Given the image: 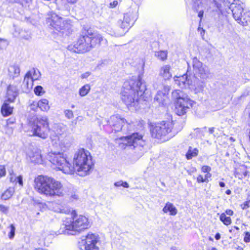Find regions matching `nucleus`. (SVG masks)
<instances>
[{"instance_id":"1","label":"nucleus","mask_w":250,"mask_h":250,"mask_svg":"<svg viewBox=\"0 0 250 250\" xmlns=\"http://www.w3.org/2000/svg\"><path fill=\"white\" fill-rule=\"evenodd\" d=\"M47 159L57 168L64 173L72 174L76 171L81 176L88 175L94 166L90 152L83 148L78 149L74 153L73 166L61 152H50L48 154Z\"/></svg>"},{"instance_id":"2","label":"nucleus","mask_w":250,"mask_h":250,"mask_svg":"<svg viewBox=\"0 0 250 250\" xmlns=\"http://www.w3.org/2000/svg\"><path fill=\"white\" fill-rule=\"evenodd\" d=\"M34 188L38 193L47 197H61L66 193L61 182L46 175L36 177L34 180Z\"/></svg>"},{"instance_id":"3","label":"nucleus","mask_w":250,"mask_h":250,"mask_svg":"<svg viewBox=\"0 0 250 250\" xmlns=\"http://www.w3.org/2000/svg\"><path fill=\"white\" fill-rule=\"evenodd\" d=\"M103 40L101 34L90 30H87L84 36L81 37L74 44L69 45L67 48L73 52L83 53L99 45Z\"/></svg>"},{"instance_id":"4","label":"nucleus","mask_w":250,"mask_h":250,"mask_svg":"<svg viewBox=\"0 0 250 250\" xmlns=\"http://www.w3.org/2000/svg\"><path fill=\"white\" fill-rule=\"evenodd\" d=\"M72 218L66 219L61 225L58 234L73 233L69 232L80 231L86 229L90 227V223L88 219L84 215L77 214L76 211L73 210L72 213Z\"/></svg>"},{"instance_id":"5","label":"nucleus","mask_w":250,"mask_h":250,"mask_svg":"<svg viewBox=\"0 0 250 250\" xmlns=\"http://www.w3.org/2000/svg\"><path fill=\"white\" fill-rule=\"evenodd\" d=\"M130 84L129 87L124 88L121 92V98L127 106H134L138 102L139 95H142L146 88L145 85H142V78L140 76L136 81H130Z\"/></svg>"},{"instance_id":"6","label":"nucleus","mask_w":250,"mask_h":250,"mask_svg":"<svg viewBox=\"0 0 250 250\" xmlns=\"http://www.w3.org/2000/svg\"><path fill=\"white\" fill-rule=\"evenodd\" d=\"M51 131L49 120L46 116L39 117L30 122L28 128L25 130L30 136H37L42 139H46Z\"/></svg>"},{"instance_id":"7","label":"nucleus","mask_w":250,"mask_h":250,"mask_svg":"<svg viewBox=\"0 0 250 250\" xmlns=\"http://www.w3.org/2000/svg\"><path fill=\"white\" fill-rule=\"evenodd\" d=\"M174 124L171 122H162L152 125L150 126V132L152 137L166 141L174 136L178 130L173 129Z\"/></svg>"},{"instance_id":"8","label":"nucleus","mask_w":250,"mask_h":250,"mask_svg":"<svg viewBox=\"0 0 250 250\" xmlns=\"http://www.w3.org/2000/svg\"><path fill=\"white\" fill-rule=\"evenodd\" d=\"M172 96L176 99L175 102V112L177 115H184L187 110L192 106L194 102L188 96L179 90H176L172 93Z\"/></svg>"},{"instance_id":"9","label":"nucleus","mask_w":250,"mask_h":250,"mask_svg":"<svg viewBox=\"0 0 250 250\" xmlns=\"http://www.w3.org/2000/svg\"><path fill=\"white\" fill-rule=\"evenodd\" d=\"M50 139L53 146L59 145L63 151L68 147V144L65 143V127L61 124H55L51 128Z\"/></svg>"},{"instance_id":"10","label":"nucleus","mask_w":250,"mask_h":250,"mask_svg":"<svg viewBox=\"0 0 250 250\" xmlns=\"http://www.w3.org/2000/svg\"><path fill=\"white\" fill-rule=\"evenodd\" d=\"M116 143L123 148L126 146L142 147L145 145L143 135L138 133H133L127 136H123L116 139Z\"/></svg>"},{"instance_id":"11","label":"nucleus","mask_w":250,"mask_h":250,"mask_svg":"<svg viewBox=\"0 0 250 250\" xmlns=\"http://www.w3.org/2000/svg\"><path fill=\"white\" fill-rule=\"evenodd\" d=\"M233 18L238 23L242 26H248L250 24V12H244L243 6L240 4L232 3L229 7Z\"/></svg>"},{"instance_id":"12","label":"nucleus","mask_w":250,"mask_h":250,"mask_svg":"<svg viewBox=\"0 0 250 250\" xmlns=\"http://www.w3.org/2000/svg\"><path fill=\"white\" fill-rule=\"evenodd\" d=\"M193 69L195 78H199L202 80H207L210 76V71L208 67L195 57L192 60Z\"/></svg>"},{"instance_id":"13","label":"nucleus","mask_w":250,"mask_h":250,"mask_svg":"<svg viewBox=\"0 0 250 250\" xmlns=\"http://www.w3.org/2000/svg\"><path fill=\"white\" fill-rule=\"evenodd\" d=\"M213 0H196L194 8L198 13V16L200 18V21L203 17L204 12L206 10H208L210 8V5L212 3ZM218 1H222L225 2L226 0H213L217 7L219 9L222 14H223L221 10V4Z\"/></svg>"},{"instance_id":"14","label":"nucleus","mask_w":250,"mask_h":250,"mask_svg":"<svg viewBox=\"0 0 250 250\" xmlns=\"http://www.w3.org/2000/svg\"><path fill=\"white\" fill-rule=\"evenodd\" d=\"M48 22H50L51 25L56 30L63 32L64 30H68L70 28V24L68 21L59 17L53 12H50L47 18Z\"/></svg>"},{"instance_id":"15","label":"nucleus","mask_w":250,"mask_h":250,"mask_svg":"<svg viewBox=\"0 0 250 250\" xmlns=\"http://www.w3.org/2000/svg\"><path fill=\"white\" fill-rule=\"evenodd\" d=\"M173 79L175 83L181 88L189 89L192 85V79L187 74L179 77L175 76Z\"/></svg>"},{"instance_id":"16","label":"nucleus","mask_w":250,"mask_h":250,"mask_svg":"<svg viewBox=\"0 0 250 250\" xmlns=\"http://www.w3.org/2000/svg\"><path fill=\"white\" fill-rule=\"evenodd\" d=\"M27 155L32 163L41 164L44 161L42 151L39 148H33L27 153Z\"/></svg>"},{"instance_id":"17","label":"nucleus","mask_w":250,"mask_h":250,"mask_svg":"<svg viewBox=\"0 0 250 250\" xmlns=\"http://www.w3.org/2000/svg\"><path fill=\"white\" fill-rule=\"evenodd\" d=\"M170 90V87L168 85H163L162 90H159L155 98L154 101L160 105H164L165 102L167 100V95Z\"/></svg>"},{"instance_id":"18","label":"nucleus","mask_w":250,"mask_h":250,"mask_svg":"<svg viewBox=\"0 0 250 250\" xmlns=\"http://www.w3.org/2000/svg\"><path fill=\"white\" fill-rule=\"evenodd\" d=\"M126 123L124 119L116 115L111 116L109 121V124L115 132L121 130Z\"/></svg>"},{"instance_id":"19","label":"nucleus","mask_w":250,"mask_h":250,"mask_svg":"<svg viewBox=\"0 0 250 250\" xmlns=\"http://www.w3.org/2000/svg\"><path fill=\"white\" fill-rule=\"evenodd\" d=\"M127 15H125L124 16V21L122 23L121 26L120 27H117L110 31L109 34L111 36L115 37H120L123 36L129 26V21L127 19Z\"/></svg>"},{"instance_id":"20","label":"nucleus","mask_w":250,"mask_h":250,"mask_svg":"<svg viewBox=\"0 0 250 250\" xmlns=\"http://www.w3.org/2000/svg\"><path fill=\"white\" fill-rule=\"evenodd\" d=\"M18 94V90L16 85L9 84L7 88L6 97L7 101L13 102Z\"/></svg>"},{"instance_id":"21","label":"nucleus","mask_w":250,"mask_h":250,"mask_svg":"<svg viewBox=\"0 0 250 250\" xmlns=\"http://www.w3.org/2000/svg\"><path fill=\"white\" fill-rule=\"evenodd\" d=\"M171 67L169 65H165L162 66L159 70V75L165 81L170 80L172 76L170 71Z\"/></svg>"},{"instance_id":"22","label":"nucleus","mask_w":250,"mask_h":250,"mask_svg":"<svg viewBox=\"0 0 250 250\" xmlns=\"http://www.w3.org/2000/svg\"><path fill=\"white\" fill-rule=\"evenodd\" d=\"M205 85L203 82H200L196 78H193L192 85L189 89L193 90L195 93L202 92L204 90Z\"/></svg>"},{"instance_id":"23","label":"nucleus","mask_w":250,"mask_h":250,"mask_svg":"<svg viewBox=\"0 0 250 250\" xmlns=\"http://www.w3.org/2000/svg\"><path fill=\"white\" fill-rule=\"evenodd\" d=\"M163 211L169 215L175 216L177 213V209L172 203L167 202L163 208Z\"/></svg>"},{"instance_id":"24","label":"nucleus","mask_w":250,"mask_h":250,"mask_svg":"<svg viewBox=\"0 0 250 250\" xmlns=\"http://www.w3.org/2000/svg\"><path fill=\"white\" fill-rule=\"evenodd\" d=\"M29 75H30V73H26L24 76L22 83L23 88L25 89L26 91H28L32 88L33 82L34 81Z\"/></svg>"},{"instance_id":"25","label":"nucleus","mask_w":250,"mask_h":250,"mask_svg":"<svg viewBox=\"0 0 250 250\" xmlns=\"http://www.w3.org/2000/svg\"><path fill=\"white\" fill-rule=\"evenodd\" d=\"M37 106L42 111H47L50 109L49 102L46 99H42L39 100L37 104Z\"/></svg>"},{"instance_id":"26","label":"nucleus","mask_w":250,"mask_h":250,"mask_svg":"<svg viewBox=\"0 0 250 250\" xmlns=\"http://www.w3.org/2000/svg\"><path fill=\"white\" fill-rule=\"evenodd\" d=\"M13 108L9 105L8 104L5 102L1 106V112L3 116H8L13 112Z\"/></svg>"},{"instance_id":"27","label":"nucleus","mask_w":250,"mask_h":250,"mask_svg":"<svg viewBox=\"0 0 250 250\" xmlns=\"http://www.w3.org/2000/svg\"><path fill=\"white\" fill-rule=\"evenodd\" d=\"M10 77L14 78L18 77L20 74V68L18 65H13L10 66L8 69Z\"/></svg>"},{"instance_id":"28","label":"nucleus","mask_w":250,"mask_h":250,"mask_svg":"<svg viewBox=\"0 0 250 250\" xmlns=\"http://www.w3.org/2000/svg\"><path fill=\"white\" fill-rule=\"evenodd\" d=\"M199 153V150L197 148H193L189 146L188 149L186 154V158L188 160H191L193 157H196Z\"/></svg>"},{"instance_id":"29","label":"nucleus","mask_w":250,"mask_h":250,"mask_svg":"<svg viewBox=\"0 0 250 250\" xmlns=\"http://www.w3.org/2000/svg\"><path fill=\"white\" fill-rule=\"evenodd\" d=\"M14 192V189L12 188H9L7 189L1 195V199L6 200L10 198Z\"/></svg>"},{"instance_id":"30","label":"nucleus","mask_w":250,"mask_h":250,"mask_svg":"<svg viewBox=\"0 0 250 250\" xmlns=\"http://www.w3.org/2000/svg\"><path fill=\"white\" fill-rule=\"evenodd\" d=\"M90 89V85L89 84H86L79 89V94L81 97H84L88 94Z\"/></svg>"},{"instance_id":"31","label":"nucleus","mask_w":250,"mask_h":250,"mask_svg":"<svg viewBox=\"0 0 250 250\" xmlns=\"http://www.w3.org/2000/svg\"><path fill=\"white\" fill-rule=\"evenodd\" d=\"M220 220L226 226L229 225L231 223V218L229 217L226 216L225 213L220 215Z\"/></svg>"},{"instance_id":"32","label":"nucleus","mask_w":250,"mask_h":250,"mask_svg":"<svg viewBox=\"0 0 250 250\" xmlns=\"http://www.w3.org/2000/svg\"><path fill=\"white\" fill-rule=\"evenodd\" d=\"M27 73H30V75H29L32 78V79H33L34 81L38 80L40 77V74L39 71L34 69L28 71Z\"/></svg>"},{"instance_id":"33","label":"nucleus","mask_w":250,"mask_h":250,"mask_svg":"<svg viewBox=\"0 0 250 250\" xmlns=\"http://www.w3.org/2000/svg\"><path fill=\"white\" fill-rule=\"evenodd\" d=\"M155 56L158 58L162 61H164L167 59V53L166 51H159L155 53Z\"/></svg>"},{"instance_id":"34","label":"nucleus","mask_w":250,"mask_h":250,"mask_svg":"<svg viewBox=\"0 0 250 250\" xmlns=\"http://www.w3.org/2000/svg\"><path fill=\"white\" fill-rule=\"evenodd\" d=\"M64 114L66 118L68 119H72L74 117L73 112L69 109H66L64 111Z\"/></svg>"},{"instance_id":"35","label":"nucleus","mask_w":250,"mask_h":250,"mask_svg":"<svg viewBox=\"0 0 250 250\" xmlns=\"http://www.w3.org/2000/svg\"><path fill=\"white\" fill-rule=\"evenodd\" d=\"M34 92L37 95H41L44 93L41 86H37L34 89Z\"/></svg>"},{"instance_id":"36","label":"nucleus","mask_w":250,"mask_h":250,"mask_svg":"<svg viewBox=\"0 0 250 250\" xmlns=\"http://www.w3.org/2000/svg\"><path fill=\"white\" fill-rule=\"evenodd\" d=\"M10 232L9 234V237L10 239H12L15 236V228L13 224L10 225Z\"/></svg>"},{"instance_id":"37","label":"nucleus","mask_w":250,"mask_h":250,"mask_svg":"<svg viewBox=\"0 0 250 250\" xmlns=\"http://www.w3.org/2000/svg\"><path fill=\"white\" fill-rule=\"evenodd\" d=\"M66 194L69 196L70 199L72 201L77 200L78 198V195L76 194L75 193H68L66 192L65 195H66Z\"/></svg>"},{"instance_id":"38","label":"nucleus","mask_w":250,"mask_h":250,"mask_svg":"<svg viewBox=\"0 0 250 250\" xmlns=\"http://www.w3.org/2000/svg\"><path fill=\"white\" fill-rule=\"evenodd\" d=\"M6 174V170L4 166L0 165V177L4 176Z\"/></svg>"},{"instance_id":"39","label":"nucleus","mask_w":250,"mask_h":250,"mask_svg":"<svg viewBox=\"0 0 250 250\" xmlns=\"http://www.w3.org/2000/svg\"><path fill=\"white\" fill-rule=\"evenodd\" d=\"M9 210V207L5 206L3 205L0 204V211L4 213H7Z\"/></svg>"},{"instance_id":"40","label":"nucleus","mask_w":250,"mask_h":250,"mask_svg":"<svg viewBox=\"0 0 250 250\" xmlns=\"http://www.w3.org/2000/svg\"><path fill=\"white\" fill-rule=\"evenodd\" d=\"M211 167L208 166H203L201 167V170L203 172L208 173L211 171Z\"/></svg>"},{"instance_id":"41","label":"nucleus","mask_w":250,"mask_h":250,"mask_svg":"<svg viewBox=\"0 0 250 250\" xmlns=\"http://www.w3.org/2000/svg\"><path fill=\"white\" fill-rule=\"evenodd\" d=\"M244 241L246 243H249L250 242V233L249 232H246L245 233V237Z\"/></svg>"},{"instance_id":"42","label":"nucleus","mask_w":250,"mask_h":250,"mask_svg":"<svg viewBox=\"0 0 250 250\" xmlns=\"http://www.w3.org/2000/svg\"><path fill=\"white\" fill-rule=\"evenodd\" d=\"M7 44L6 40L0 39V50L2 49Z\"/></svg>"},{"instance_id":"43","label":"nucleus","mask_w":250,"mask_h":250,"mask_svg":"<svg viewBox=\"0 0 250 250\" xmlns=\"http://www.w3.org/2000/svg\"><path fill=\"white\" fill-rule=\"evenodd\" d=\"M197 182L198 183L206 182V180L202 175H199L197 177Z\"/></svg>"},{"instance_id":"44","label":"nucleus","mask_w":250,"mask_h":250,"mask_svg":"<svg viewBox=\"0 0 250 250\" xmlns=\"http://www.w3.org/2000/svg\"><path fill=\"white\" fill-rule=\"evenodd\" d=\"M250 201H247L240 205L242 209H245L249 207Z\"/></svg>"},{"instance_id":"45","label":"nucleus","mask_w":250,"mask_h":250,"mask_svg":"<svg viewBox=\"0 0 250 250\" xmlns=\"http://www.w3.org/2000/svg\"><path fill=\"white\" fill-rule=\"evenodd\" d=\"M17 177L14 174L10 173V181L11 182H16Z\"/></svg>"},{"instance_id":"46","label":"nucleus","mask_w":250,"mask_h":250,"mask_svg":"<svg viewBox=\"0 0 250 250\" xmlns=\"http://www.w3.org/2000/svg\"><path fill=\"white\" fill-rule=\"evenodd\" d=\"M211 177V174L209 172L207 173L205 175V179L206 180V183H208L209 180L208 179Z\"/></svg>"},{"instance_id":"47","label":"nucleus","mask_w":250,"mask_h":250,"mask_svg":"<svg viewBox=\"0 0 250 250\" xmlns=\"http://www.w3.org/2000/svg\"><path fill=\"white\" fill-rule=\"evenodd\" d=\"M91 75V73L89 72H86L83 74L81 75L82 79H86L87 78Z\"/></svg>"},{"instance_id":"48","label":"nucleus","mask_w":250,"mask_h":250,"mask_svg":"<svg viewBox=\"0 0 250 250\" xmlns=\"http://www.w3.org/2000/svg\"><path fill=\"white\" fill-rule=\"evenodd\" d=\"M16 182H18L21 186H23L22 177L20 175L17 177Z\"/></svg>"},{"instance_id":"49","label":"nucleus","mask_w":250,"mask_h":250,"mask_svg":"<svg viewBox=\"0 0 250 250\" xmlns=\"http://www.w3.org/2000/svg\"><path fill=\"white\" fill-rule=\"evenodd\" d=\"M118 4V1L117 0H114L113 2H110V7L111 8H113L116 7Z\"/></svg>"},{"instance_id":"50","label":"nucleus","mask_w":250,"mask_h":250,"mask_svg":"<svg viewBox=\"0 0 250 250\" xmlns=\"http://www.w3.org/2000/svg\"><path fill=\"white\" fill-rule=\"evenodd\" d=\"M122 184H123V181H121V180L117 181L114 183L115 186H116L117 187L122 186Z\"/></svg>"},{"instance_id":"51","label":"nucleus","mask_w":250,"mask_h":250,"mask_svg":"<svg viewBox=\"0 0 250 250\" xmlns=\"http://www.w3.org/2000/svg\"><path fill=\"white\" fill-rule=\"evenodd\" d=\"M226 213L229 215H232L233 214V211L231 209H227L226 211Z\"/></svg>"},{"instance_id":"52","label":"nucleus","mask_w":250,"mask_h":250,"mask_svg":"<svg viewBox=\"0 0 250 250\" xmlns=\"http://www.w3.org/2000/svg\"><path fill=\"white\" fill-rule=\"evenodd\" d=\"M198 31L200 32L201 35L202 36H204V33H205V30H204L203 28H200V27H199V28H198Z\"/></svg>"},{"instance_id":"53","label":"nucleus","mask_w":250,"mask_h":250,"mask_svg":"<svg viewBox=\"0 0 250 250\" xmlns=\"http://www.w3.org/2000/svg\"><path fill=\"white\" fill-rule=\"evenodd\" d=\"M68 3L73 4L77 2V0H66Z\"/></svg>"},{"instance_id":"54","label":"nucleus","mask_w":250,"mask_h":250,"mask_svg":"<svg viewBox=\"0 0 250 250\" xmlns=\"http://www.w3.org/2000/svg\"><path fill=\"white\" fill-rule=\"evenodd\" d=\"M122 187L127 188L129 187V185L127 182L123 181Z\"/></svg>"},{"instance_id":"55","label":"nucleus","mask_w":250,"mask_h":250,"mask_svg":"<svg viewBox=\"0 0 250 250\" xmlns=\"http://www.w3.org/2000/svg\"><path fill=\"white\" fill-rule=\"evenodd\" d=\"M221 238V235L219 233H217L215 235V238L217 240H218L220 239Z\"/></svg>"},{"instance_id":"56","label":"nucleus","mask_w":250,"mask_h":250,"mask_svg":"<svg viewBox=\"0 0 250 250\" xmlns=\"http://www.w3.org/2000/svg\"><path fill=\"white\" fill-rule=\"evenodd\" d=\"M214 127H211L209 128L208 129V131L210 133L212 134L214 132Z\"/></svg>"},{"instance_id":"57","label":"nucleus","mask_w":250,"mask_h":250,"mask_svg":"<svg viewBox=\"0 0 250 250\" xmlns=\"http://www.w3.org/2000/svg\"><path fill=\"white\" fill-rule=\"evenodd\" d=\"M219 186L221 187H224L225 186V183H224L223 182H219Z\"/></svg>"},{"instance_id":"58","label":"nucleus","mask_w":250,"mask_h":250,"mask_svg":"<svg viewBox=\"0 0 250 250\" xmlns=\"http://www.w3.org/2000/svg\"><path fill=\"white\" fill-rule=\"evenodd\" d=\"M231 193V191L229 189H228L226 191V193L227 194V195H230Z\"/></svg>"},{"instance_id":"59","label":"nucleus","mask_w":250,"mask_h":250,"mask_svg":"<svg viewBox=\"0 0 250 250\" xmlns=\"http://www.w3.org/2000/svg\"><path fill=\"white\" fill-rule=\"evenodd\" d=\"M170 250H179L176 247H172L170 248Z\"/></svg>"},{"instance_id":"60","label":"nucleus","mask_w":250,"mask_h":250,"mask_svg":"<svg viewBox=\"0 0 250 250\" xmlns=\"http://www.w3.org/2000/svg\"><path fill=\"white\" fill-rule=\"evenodd\" d=\"M249 174V171H245L244 173H243V175L245 176H247Z\"/></svg>"},{"instance_id":"61","label":"nucleus","mask_w":250,"mask_h":250,"mask_svg":"<svg viewBox=\"0 0 250 250\" xmlns=\"http://www.w3.org/2000/svg\"><path fill=\"white\" fill-rule=\"evenodd\" d=\"M206 129V128H202V129H197V131H200V132H203L204 130Z\"/></svg>"},{"instance_id":"62","label":"nucleus","mask_w":250,"mask_h":250,"mask_svg":"<svg viewBox=\"0 0 250 250\" xmlns=\"http://www.w3.org/2000/svg\"><path fill=\"white\" fill-rule=\"evenodd\" d=\"M218 250L215 248H212L210 250Z\"/></svg>"},{"instance_id":"63","label":"nucleus","mask_w":250,"mask_h":250,"mask_svg":"<svg viewBox=\"0 0 250 250\" xmlns=\"http://www.w3.org/2000/svg\"><path fill=\"white\" fill-rule=\"evenodd\" d=\"M209 240H210L211 241H213V239L211 237H209Z\"/></svg>"},{"instance_id":"64","label":"nucleus","mask_w":250,"mask_h":250,"mask_svg":"<svg viewBox=\"0 0 250 250\" xmlns=\"http://www.w3.org/2000/svg\"><path fill=\"white\" fill-rule=\"evenodd\" d=\"M235 229H236L237 230H238L239 229V228L237 227H235Z\"/></svg>"}]
</instances>
